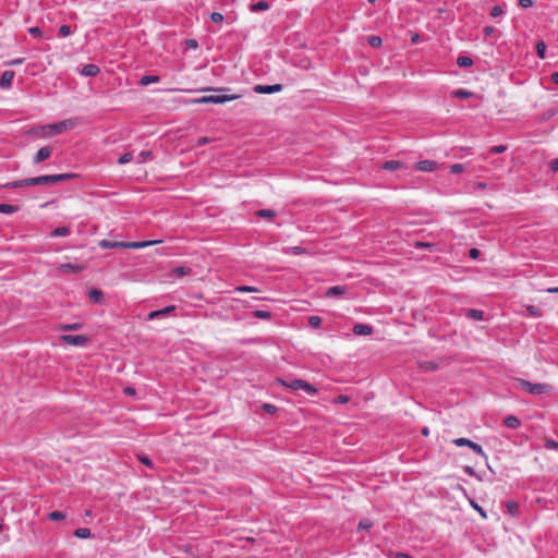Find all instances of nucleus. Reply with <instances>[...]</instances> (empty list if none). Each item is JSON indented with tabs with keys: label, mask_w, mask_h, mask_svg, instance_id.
<instances>
[{
	"label": "nucleus",
	"mask_w": 558,
	"mask_h": 558,
	"mask_svg": "<svg viewBox=\"0 0 558 558\" xmlns=\"http://www.w3.org/2000/svg\"><path fill=\"white\" fill-rule=\"evenodd\" d=\"M160 240L155 241H142V242H119V241H110V240H101L99 242V246L101 248H132L138 250L144 248L154 244L160 243Z\"/></svg>",
	"instance_id": "nucleus-1"
},
{
	"label": "nucleus",
	"mask_w": 558,
	"mask_h": 558,
	"mask_svg": "<svg viewBox=\"0 0 558 558\" xmlns=\"http://www.w3.org/2000/svg\"><path fill=\"white\" fill-rule=\"evenodd\" d=\"M279 383L282 386L291 389L292 391L304 390L308 395H315L317 392V389L313 385H311L310 383H307L303 379H291V380L279 379Z\"/></svg>",
	"instance_id": "nucleus-2"
},
{
	"label": "nucleus",
	"mask_w": 558,
	"mask_h": 558,
	"mask_svg": "<svg viewBox=\"0 0 558 558\" xmlns=\"http://www.w3.org/2000/svg\"><path fill=\"white\" fill-rule=\"evenodd\" d=\"M236 95H211L191 100L192 104H225L236 99Z\"/></svg>",
	"instance_id": "nucleus-3"
},
{
	"label": "nucleus",
	"mask_w": 558,
	"mask_h": 558,
	"mask_svg": "<svg viewBox=\"0 0 558 558\" xmlns=\"http://www.w3.org/2000/svg\"><path fill=\"white\" fill-rule=\"evenodd\" d=\"M519 387L531 395H542L548 390V386L545 384H533L527 380L521 379L519 381Z\"/></svg>",
	"instance_id": "nucleus-4"
},
{
	"label": "nucleus",
	"mask_w": 558,
	"mask_h": 558,
	"mask_svg": "<svg viewBox=\"0 0 558 558\" xmlns=\"http://www.w3.org/2000/svg\"><path fill=\"white\" fill-rule=\"evenodd\" d=\"M452 442L457 447L466 446V447L471 448L475 453L483 456V457L485 456L483 448L478 444H476L468 438H456L452 440Z\"/></svg>",
	"instance_id": "nucleus-5"
},
{
	"label": "nucleus",
	"mask_w": 558,
	"mask_h": 558,
	"mask_svg": "<svg viewBox=\"0 0 558 558\" xmlns=\"http://www.w3.org/2000/svg\"><path fill=\"white\" fill-rule=\"evenodd\" d=\"M61 340L69 345L83 347L87 342L88 338L84 335H63L61 336Z\"/></svg>",
	"instance_id": "nucleus-6"
},
{
	"label": "nucleus",
	"mask_w": 558,
	"mask_h": 558,
	"mask_svg": "<svg viewBox=\"0 0 558 558\" xmlns=\"http://www.w3.org/2000/svg\"><path fill=\"white\" fill-rule=\"evenodd\" d=\"M282 90L281 84L275 85H256L254 92L257 94H274Z\"/></svg>",
	"instance_id": "nucleus-7"
},
{
	"label": "nucleus",
	"mask_w": 558,
	"mask_h": 558,
	"mask_svg": "<svg viewBox=\"0 0 558 558\" xmlns=\"http://www.w3.org/2000/svg\"><path fill=\"white\" fill-rule=\"evenodd\" d=\"M84 269H85V266L78 265V264H71V263L60 264L58 266V270H60L64 274H77V272L83 271Z\"/></svg>",
	"instance_id": "nucleus-8"
},
{
	"label": "nucleus",
	"mask_w": 558,
	"mask_h": 558,
	"mask_svg": "<svg viewBox=\"0 0 558 558\" xmlns=\"http://www.w3.org/2000/svg\"><path fill=\"white\" fill-rule=\"evenodd\" d=\"M47 177V183L48 184H54L59 182L69 181L76 177L74 173H61V174H46Z\"/></svg>",
	"instance_id": "nucleus-9"
},
{
	"label": "nucleus",
	"mask_w": 558,
	"mask_h": 558,
	"mask_svg": "<svg viewBox=\"0 0 558 558\" xmlns=\"http://www.w3.org/2000/svg\"><path fill=\"white\" fill-rule=\"evenodd\" d=\"M60 133H62V132H61L60 124L58 122V123H52V124L41 126L39 134L45 137V136L57 135Z\"/></svg>",
	"instance_id": "nucleus-10"
},
{
	"label": "nucleus",
	"mask_w": 558,
	"mask_h": 558,
	"mask_svg": "<svg viewBox=\"0 0 558 558\" xmlns=\"http://www.w3.org/2000/svg\"><path fill=\"white\" fill-rule=\"evenodd\" d=\"M436 167L437 162L434 160H422L415 163V169L422 172H432Z\"/></svg>",
	"instance_id": "nucleus-11"
},
{
	"label": "nucleus",
	"mask_w": 558,
	"mask_h": 558,
	"mask_svg": "<svg viewBox=\"0 0 558 558\" xmlns=\"http://www.w3.org/2000/svg\"><path fill=\"white\" fill-rule=\"evenodd\" d=\"M13 78H14L13 71H4L0 78V87L3 89L11 88Z\"/></svg>",
	"instance_id": "nucleus-12"
},
{
	"label": "nucleus",
	"mask_w": 558,
	"mask_h": 558,
	"mask_svg": "<svg viewBox=\"0 0 558 558\" xmlns=\"http://www.w3.org/2000/svg\"><path fill=\"white\" fill-rule=\"evenodd\" d=\"M52 150L49 146L41 147L36 155L34 156V163H39L46 159H48L51 155Z\"/></svg>",
	"instance_id": "nucleus-13"
},
{
	"label": "nucleus",
	"mask_w": 558,
	"mask_h": 558,
	"mask_svg": "<svg viewBox=\"0 0 558 558\" xmlns=\"http://www.w3.org/2000/svg\"><path fill=\"white\" fill-rule=\"evenodd\" d=\"M88 296L93 303L100 304L104 301V293L97 288H92L88 291Z\"/></svg>",
	"instance_id": "nucleus-14"
},
{
	"label": "nucleus",
	"mask_w": 558,
	"mask_h": 558,
	"mask_svg": "<svg viewBox=\"0 0 558 558\" xmlns=\"http://www.w3.org/2000/svg\"><path fill=\"white\" fill-rule=\"evenodd\" d=\"M353 332L357 336H367L373 332V328L369 325L356 324L353 327Z\"/></svg>",
	"instance_id": "nucleus-15"
},
{
	"label": "nucleus",
	"mask_w": 558,
	"mask_h": 558,
	"mask_svg": "<svg viewBox=\"0 0 558 558\" xmlns=\"http://www.w3.org/2000/svg\"><path fill=\"white\" fill-rule=\"evenodd\" d=\"M98 73L99 68L96 64H86L81 71V74L84 76H96Z\"/></svg>",
	"instance_id": "nucleus-16"
},
{
	"label": "nucleus",
	"mask_w": 558,
	"mask_h": 558,
	"mask_svg": "<svg viewBox=\"0 0 558 558\" xmlns=\"http://www.w3.org/2000/svg\"><path fill=\"white\" fill-rule=\"evenodd\" d=\"M25 183H26V186L48 184L46 174L35 177V178L25 179Z\"/></svg>",
	"instance_id": "nucleus-17"
},
{
	"label": "nucleus",
	"mask_w": 558,
	"mask_h": 558,
	"mask_svg": "<svg viewBox=\"0 0 558 558\" xmlns=\"http://www.w3.org/2000/svg\"><path fill=\"white\" fill-rule=\"evenodd\" d=\"M505 425L509 428H512V429H517L520 427L521 425V422L520 420L514 416V415H508L506 418H505Z\"/></svg>",
	"instance_id": "nucleus-18"
},
{
	"label": "nucleus",
	"mask_w": 558,
	"mask_h": 558,
	"mask_svg": "<svg viewBox=\"0 0 558 558\" xmlns=\"http://www.w3.org/2000/svg\"><path fill=\"white\" fill-rule=\"evenodd\" d=\"M466 317L473 320H482L484 313L480 310L469 308L466 310Z\"/></svg>",
	"instance_id": "nucleus-19"
},
{
	"label": "nucleus",
	"mask_w": 558,
	"mask_h": 558,
	"mask_svg": "<svg viewBox=\"0 0 558 558\" xmlns=\"http://www.w3.org/2000/svg\"><path fill=\"white\" fill-rule=\"evenodd\" d=\"M268 9H269L268 2L263 1V0L250 5V10L252 12L266 11Z\"/></svg>",
	"instance_id": "nucleus-20"
},
{
	"label": "nucleus",
	"mask_w": 558,
	"mask_h": 558,
	"mask_svg": "<svg viewBox=\"0 0 558 558\" xmlns=\"http://www.w3.org/2000/svg\"><path fill=\"white\" fill-rule=\"evenodd\" d=\"M192 272L191 268L189 267H184V266H180V267H177L172 270V276L177 277V278H180V277H183V276H187Z\"/></svg>",
	"instance_id": "nucleus-21"
},
{
	"label": "nucleus",
	"mask_w": 558,
	"mask_h": 558,
	"mask_svg": "<svg viewBox=\"0 0 558 558\" xmlns=\"http://www.w3.org/2000/svg\"><path fill=\"white\" fill-rule=\"evenodd\" d=\"M160 77L158 75H145L141 78L140 84L142 86H147L149 84L158 83Z\"/></svg>",
	"instance_id": "nucleus-22"
},
{
	"label": "nucleus",
	"mask_w": 558,
	"mask_h": 558,
	"mask_svg": "<svg viewBox=\"0 0 558 558\" xmlns=\"http://www.w3.org/2000/svg\"><path fill=\"white\" fill-rule=\"evenodd\" d=\"M70 234V228L69 227H58L56 228L50 235L52 238L57 236H68Z\"/></svg>",
	"instance_id": "nucleus-23"
},
{
	"label": "nucleus",
	"mask_w": 558,
	"mask_h": 558,
	"mask_svg": "<svg viewBox=\"0 0 558 558\" xmlns=\"http://www.w3.org/2000/svg\"><path fill=\"white\" fill-rule=\"evenodd\" d=\"M344 293V288L341 287V286H333V287H330L327 292H326V295L327 296H337V295H341Z\"/></svg>",
	"instance_id": "nucleus-24"
},
{
	"label": "nucleus",
	"mask_w": 558,
	"mask_h": 558,
	"mask_svg": "<svg viewBox=\"0 0 558 558\" xmlns=\"http://www.w3.org/2000/svg\"><path fill=\"white\" fill-rule=\"evenodd\" d=\"M506 508H507V512L511 515V517H515L518 514V511H519V506L515 501H508L506 504Z\"/></svg>",
	"instance_id": "nucleus-25"
},
{
	"label": "nucleus",
	"mask_w": 558,
	"mask_h": 558,
	"mask_svg": "<svg viewBox=\"0 0 558 558\" xmlns=\"http://www.w3.org/2000/svg\"><path fill=\"white\" fill-rule=\"evenodd\" d=\"M457 64L461 68H469L473 64V60L470 57L466 56H460L457 59Z\"/></svg>",
	"instance_id": "nucleus-26"
},
{
	"label": "nucleus",
	"mask_w": 558,
	"mask_h": 558,
	"mask_svg": "<svg viewBox=\"0 0 558 558\" xmlns=\"http://www.w3.org/2000/svg\"><path fill=\"white\" fill-rule=\"evenodd\" d=\"M74 535L78 538H89L92 536L90 530L87 527H80L74 531Z\"/></svg>",
	"instance_id": "nucleus-27"
},
{
	"label": "nucleus",
	"mask_w": 558,
	"mask_h": 558,
	"mask_svg": "<svg viewBox=\"0 0 558 558\" xmlns=\"http://www.w3.org/2000/svg\"><path fill=\"white\" fill-rule=\"evenodd\" d=\"M401 166H402V163L398 160H389L384 163L383 168L386 170H389V171H395V170L401 168Z\"/></svg>",
	"instance_id": "nucleus-28"
},
{
	"label": "nucleus",
	"mask_w": 558,
	"mask_h": 558,
	"mask_svg": "<svg viewBox=\"0 0 558 558\" xmlns=\"http://www.w3.org/2000/svg\"><path fill=\"white\" fill-rule=\"evenodd\" d=\"M452 96L456 98H460V99H468L472 96V93L466 89L460 88V89H456L452 93Z\"/></svg>",
	"instance_id": "nucleus-29"
},
{
	"label": "nucleus",
	"mask_w": 558,
	"mask_h": 558,
	"mask_svg": "<svg viewBox=\"0 0 558 558\" xmlns=\"http://www.w3.org/2000/svg\"><path fill=\"white\" fill-rule=\"evenodd\" d=\"M17 206H14V205H10V204H0V213L2 214H7V215H10V214H14L17 211Z\"/></svg>",
	"instance_id": "nucleus-30"
},
{
	"label": "nucleus",
	"mask_w": 558,
	"mask_h": 558,
	"mask_svg": "<svg viewBox=\"0 0 558 558\" xmlns=\"http://www.w3.org/2000/svg\"><path fill=\"white\" fill-rule=\"evenodd\" d=\"M2 187L3 189L26 187L25 179L5 183L4 185H2Z\"/></svg>",
	"instance_id": "nucleus-31"
},
{
	"label": "nucleus",
	"mask_w": 558,
	"mask_h": 558,
	"mask_svg": "<svg viewBox=\"0 0 558 558\" xmlns=\"http://www.w3.org/2000/svg\"><path fill=\"white\" fill-rule=\"evenodd\" d=\"M61 132L72 129L76 125V121L74 119H68L59 122Z\"/></svg>",
	"instance_id": "nucleus-32"
},
{
	"label": "nucleus",
	"mask_w": 558,
	"mask_h": 558,
	"mask_svg": "<svg viewBox=\"0 0 558 558\" xmlns=\"http://www.w3.org/2000/svg\"><path fill=\"white\" fill-rule=\"evenodd\" d=\"M82 328L81 323H73V324H64L59 327L62 331H71V330H77Z\"/></svg>",
	"instance_id": "nucleus-33"
},
{
	"label": "nucleus",
	"mask_w": 558,
	"mask_h": 558,
	"mask_svg": "<svg viewBox=\"0 0 558 558\" xmlns=\"http://www.w3.org/2000/svg\"><path fill=\"white\" fill-rule=\"evenodd\" d=\"M253 316L259 319H269L271 317V313L269 311L257 310L253 312Z\"/></svg>",
	"instance_id": "nucleus-34"
},
{
	"label": "nucleus",
	"mask_w": 558,
	"mask_h": 558,
	"mask_svg": "<svg viewBox=\"0 0 558 558\" xmlns=\"http://www.w3.org/2000/svg\"><path fill=\"white\" fill-rule=\"evenodd\" d=\"M545 52H546V45L544 41H538L536 44V53H537V57L541 58V59H545Z\"/></svg>",
	"instance_id": "nucleus-35"
},
{
	"label": "nucleus",
	"mask_w": 558,
	"mask_h": 558,
	"mask_svg": "<svg viewBox=\"0 0 558 558\" xmlns=\"http://www.w3.org/2000/svg\"><path fill=\"white\" fill-rule=\"evenodd\" d=\"M276 213L272 209H260L256 213V216L260 218H274Z\"/></svg>",
	"instance_id": "nucleus-36"
},
{
	"label": "nucleus",
	"mask_w": 558,
	"mask_h": 558,
	"mask_svg": "<svg viewBox=\"0 0 558 558\" xmlns=\"http://www.w3.org/2000/svg\"><path fill=\"white\" fill-rule=\"evenodd\" d=\"M51 521H61L65 519V514L62 511H52L48 514Z\"/></svg>",
	"instance_id": "nucleus-37"
},
{
	"label": "nucleus",
	"mask_w": 558,
	"mask_h": 558,
	"mask_svg": "<svg viewBox=\"0 0 558 558\" xmlns=\"http://www.w3.org/2000/svg\"><path fill=\"white\" fill-rule=\"evenodd\" d=\"M526 311L533 317H539L542 315V311L535 305H527Z\"/></svg>",
	"instance_id": "nucleus-38"
},
{
	"label": "nucleus",
	"mask_w": 558,
	"mask_h": 558,
	"mask_svg": "<svg viewBox=\"0 0 558 558\" xmlns=\"http://www.w3.org/2000/svg\"><path fill=\"white\" fill-rule=\"evenodd\" d=\"M235 291L236 292L248 293V292H257L259 290L257 288H255V287H252V286H238L235 288Z\"/></svg>",
	"instance_id": "nucleus-39"
},
{
	"label": "nucleus",
	"mask_w": 558,
	"mask_h": 558,
	"mask_svg": "<svg viewBox=\"0 0 558 558\" xmlns=\"http://www.w3.org/2000/svg\"><path fill=\"white\" fill-rule=\"evenodd\" d=\"M166 316L165 310L153 311L147 315L148 320H154L158 317Z\"/></svg>",
	"instance_id": "nucleus-40"
},
{
	"label": "nucleus",
	"mask_w": 558,
	"mask_h": 558,
	"mask_svg": "<svg viewBox=\"0 0 558 558\" xmlns=\"http://www.w3.org/2000/svg\"><path fill=\"white\" fill-rule=\"evenodd\" d=\"M72 34V29H71V26L70 25H61L60 28H59V35L61 37H68Z\"/></svg>",
	"instance_id": "nucleus-41"
},
{
	"label": "nucleus",
	"mask_w": 558,
	"mask_h": 558,
	"mask_svg": "<svg viewBox=\"0 0 558 558\" xmlns=\"http://www.w3.org/2000/svg\"><path fill=\"white\" fill-rule=\"evenodd\" d=\"M308 324L312 328H318L322 324V318L319 316H310Z\"/></svg>",
	"instance_id": "nucleus-42"
},
{
	"label": "nucleus",
	"mask_w": 558,
	"mask_h": 558,
	"mask_svg": "<svg viewBox=\"0 0 558 558\" xmlns=\"http://www.w3.org/2000/svg\"><path fill=\"white\" fill-rule=\"evenodd\" d=\"M132 160H133V155H132V153H125V154H123V155L118 159V162H119V165H125V163H128V162H130V161H132Z\"/></svg>",
	"instance_id": "nucleus-43"
},
{
	"label": "nucleus",
	"mask_w": 558,
	"mask_h": 558,
	"mask_svg": "<svg viewBox=\"0 0 558 558\" xmlns=\"http://www.w3.org/2000/svg\"><path fill=\"white\" fill-rule=\"evenodd\" d=\"M507 148L508 147L506 145L493 146L489 148L488 154H501V153H505L507 150Z\"/></svg>",
	"instance_id": "nucleus-44"
},
{
	"label": "nucleus",
	"mask_w": 558,
	"mask_h": 558,
	"mask_svg": "<svg viewBox=\"0 0 558 558\" xmlns=\"http://www.w3.org/2000/svg\"><path fill=\"white\" fill-rule=\"evenodd\" d=\"M381 43V38L378 36H369L368 38V44L374 48L380 47Z\"/></svg>",
	"instance_id": "nucleus-45"
},
{
	"label": "nucleus",
	"mask_w": 558,
	"mask_h": 558,
	"mask_svg": "<svg viewBox=\"0 0 558 558\" xmlns=\"http://www.w3.org/2000/svg\"><path fill=\"white\" fill-rule=\"evenodd\" d=\"M421 368L424 371H434L437 368V364L433 361H426L421 364Z\"/></svg>",
	"instance_id": "nucleus-46"
},
{
	"label": "nucleus",
	"mask_w": 558,
	"mask_h": 558,
	"mask_svg": "<svg viewBox=\"0 0 558 558\" xmlns=\"http://www.w3.org/2000/svg\"><path fill=\"white\" fill-rule=\"evenodd\" d=\"M501 14H504V9L500 5H495V7L492 8L490 15L493 17H498Z\"/></svg>",
	"instance_id": "nucleus-47"
},
{
	"label": "nucleus",
	"mask_w": 558,
	"mask_h": 558,
	"mask_svg": "<svg viewBox=\"0 0 558 558\" xmlns=\"http://www.w3.org/2000/svg\"><path fill=\"white\" fill-rule=\"evenodd\" d=\"M153 154L149 150H144L140 154L137 162H143L147 159H151Z\"/></svg>",
	"instance_id": "nucleus-48"
},
{
	"label": "nucleus",
	"mask_w": 558,
	"mask_h": 558,
	"mask_svg": "<svg viewBox=\"0 0 558 558\" xmlns=\"http://www.w3.org/2000/svg\"><path fill=\"white\" fill-rule=\"evenodd\" d=\"M545 448L549 450H557L558 449V442L554 439H547L545 441Z\"/></svg>",
	"instance_id": "nucleus-49"
},
{
	"label": "nucleus",
	"mask_w": 558,
	"mask_h": 558,
	"mask_svg": "<svg viewBox=\"0 0 558 558\" xmlns=\"http://www.w3.org/2000/svg\"><path fill=\"white\" fill-rule=\"evenodd\" d=\"M372 525H373V523L371 522V520H368V519H363V520H361V521H360V523H359V529H360V530H368V529H371V527H372Z\"/></svg>",
	"instance_id": "nucleus-50"
},
{
	"label": "nucleus",
	"mask_w": 558,
	"mask_h": 558,
	"mask_svg": "<svg viewBox=\"0 0 558 558\" xmlns=\"http://www.w3.org/2000/svg\"><path fill=\"white\" fill-rule=\"evenodd\" d=\"M210 20L214 22V23H221L223 21V15L219 12H213L210 14Z\"/></svg>",
	"instance_id": "nucleus-51"
},
{
	"label": "nucleus",
	"mask_w": 558,
	"mask_h": 558,
	"mask_svg": "<svg viewBox=\"0 0 558 558\" xmlns=\"http://www.w3.org/2000/svg\"><path fill=\"white\" fill-rule=\"evenodd\" d=\"M471 506L481 514L482 518H486V512L485 510L477 505V502H475L474 500H471Z\"/></svg>",
	"instance_id": "nucleus-52"
},
{
	"label": "nucleus",
	"mask_w": 558,
	"mask_h": 558,
	"mask_svg": "<svg viewBox=\"0 0 558 558\" xmlns=\"http://www.w3.org/2000/svg\"><path fill=\"white\" fill-rule=\"evenodd\" d=\"M452 173H461L464 171V166L461 163H454L450 167Z\"/></svg>",
	"instance_id": "nucleus-53"
},
{
	"label": "nucleus",
	"mask_w": 558,
	"mask_h": 558,
	"mask_svg": "<svg viewBox=\"0 0 558 558\" xmlns=\"http://www.w3.org/2000/svg\"><path fill=\"white\" fill-rule=\"evenodd\" d=\"M28 33L34 37H40L41 36V29L37 26L28 28Z\"/></svg>",
	"instance_id": "nucleus-54"
},
{
	"label": "nucleus",
	"mask_w": 558,
	"mask_h": 558,
	"mask_svg": "<svg viewBox=\"0 0 558 558\" xmlns=\"http://www.w3.org/2000/svg\"><path fill=\"white\" fill-rule=\"evenodd\" d=\"M138 459H140V461H141L144 465H146V466H148V468H153V462H151V460H150L148 457L140 456V457H138Z\"/></svg>",
	"instance_id": "nucleus-55"
},
{
	"label": "nucleus",
	"mask_w": 558,
	"mask_h": 558,
	"mask_svg": "<svg viewBox=\"0 0 558 558\" xmlns=\"http://www.w3.org/2000/svg\"><path fill=\"white\" fill-rule=\"evenodd\" d=\"M519 5L523 9L531 8L533 5V0H519Z\"/></svg>",
	"instance_id": "nucleus-56"
},
{
	"label": "nucleus",
	"mask_w": 558,
	"mask_h": 558,
	"mask_svg": "<svg viewBox=\"0 0 558 558\" xmlns=\"http://www.w3.org/2000/svg\"><path fill=\"white\" fill-rule=\"evenodd\" d=\"M414 246H415L416 248H427V247H430V246H432V244H430V243H428V242H421V241H417V242H415V243H414Z\"/></svg>",
	"instance_id": "nucleus-57"
},
{
	"label": "nucleus",
	"mask_w": 558,
	"mask_h": 558,
	"mask_svg": "<svg viewBox=\"0 0 558 558\" xmlns=\"http://www.w3.org/2000/svg\"><path fill=\"white\" fill-rule=\"evenodd\" d=\"M264 410L270 414H274L276 412V407L272 404H264Z\"/></svg>",
	"instance_id": "nucleus-58"
},
{
	"label": "nucleus",
	"mask_w": 558,
	"mask_h": 558,
	"mask_svg": "<svg viewBox=\"0 0 558 558\" xmlns=\"http://www.w3.org/2000/svg\"><path fill=\"white\" fill-rule=\"evenodd\" d=\"M349 401V397L340 395L336 398L337 403H347Z\"/></svg>",
	"instance_id": "nucleus-59"
},
{
	"label": "nucleus",
	"mask_w": 558,
	"mask_h": 558,
	"mask_svg": "<svg viewBox=\"0 0 558 558\" xmlns=\"http://www.w3.org/2000/svg\"><path fill=\"white\" fill-rule=\"evenodd\" d=\"M549 168L551 171L558 170V158H556L549 162Z\"/></svg>",
	"instance_id": "nucleus-60"
},
{
	"label": "nucleus",
	"mask_w": 558,
	"mask_h": 558,
	"mask_svg": "<svg viewBox=\"0 0 558 558\" xmlns=\"http://www.w3.org/2000/svg\"><path fill=\"white\" fill-rule=\"evenodd\" d=\"M293 254L295 255H299V254H302L304 252V250L300 246H294V247H291L289 248Z\"/></svg>",
	"instance_id": "nucleus-61"
},
{
	"label": "nucleus",
	"mask_w": 558,
	"mask_h": 558,
	"mask_svg": "<svg viewBox=\"0 0 558 558\" xmlns=\"http://www.w3.org/2000/svg\"><path fill=\"white\" fill-rule=\"evenodd\" d=\"M186 46H187L189 48H196V47H197V41H196L195 39H189V40L186 41Z\"/></svg>",
	"instance_id": "nucleus-62"
},
{
	"label": "nucleus",
	"mask_w": 558,
	"mask_h": 558,
	"mask_svg": "<svg viewBox=\"0 0 558 558\" xmlns=\"http://www.w3.org/2000/svg\"><path fill=\"white\" fill-rule=\"evenodd\" d=\"M478 255H480V251H478L477 248H472V250L470 251V257H471V258H477V257H478Z\"/></svg>",
	"instance_id": "nucleus-63"
},
{
	"label": "nucleus",
	"mask_w": 558,
	"mask_h": 558,
	"mask_svg": "<svg viewBox=\"0 0 558 558\" xmlns=\"http://www.w3.org/2000/svg\"><path fill=\"white\" fill-rule=\"evenodd\" d=\"M396 558H412L409 554L405 553H398L396 555Z\"/></svg>",
	"instance_id": "nucleus-64"
}]
</instances>
